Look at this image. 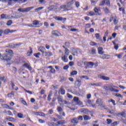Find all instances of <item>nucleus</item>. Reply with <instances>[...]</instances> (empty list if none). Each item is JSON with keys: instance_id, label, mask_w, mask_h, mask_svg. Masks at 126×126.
Segmentation results:
<instances>
[{"instance_id": "obj_38", "label": "nucleus", "mask_w": 126, "mask_h": 126, "mask_svg": "<svg viewBox=\"0 0 126 126\" xmlns=\"http://www.w3.org/2000/svg\"><path fill=\"white\" fill-rule=\"evenodd\" d=\"M75 5L77 8H78V7L80 6V3H79L78 1H76L75 2Z\"/></svg>"}, {"instance_id": "obj_62", "label": "nucleus", "mask_w": 126, "mask_h": 126, "mask_svg": "<svg viewBox=\"0 0 126 126\" xmlns=\"http://www.w3.org/2000/svg\"><path fill=\"white\" fill-rule=\"evenodd\" d=\"M50 71H51V72H52V73H55V72H56V70L55 69V68H52L51 69Z\"/></svg>"}, {"instance_id": "obj_7", "label": "nucleus", "mask_w": 126, "mask_h": 126, "mask_svg": "<svg viewBox=\"0 0 126 126\" xmlns=\"http://www.w3.org/2000/svg\"><path fill=\"white\" fill-rule=\"evenodd\" d=\"M42 25L43 24L40 23V21H34L33 22V25H34L35 27H36L37 28L42 26Z\"/></svg>"}, {"instance_id": "obj_41", "label": "nucleus", "mask_w": 126, "mask_h": 126, "mask_svg": "<svg viewBox=\"0 0 126 126\" xmlns=\"http://www.w3.org/2000/svg\"><path fill=\"white\" fill-rule=\"evenodd\" d=\"M34 57H35V58L39 59L40 56H41V53H35L34 54Z\"/></svg>"}, {"instance_id": "obj_21", "label": "nucleus", "mask_w": 126, "mask_h": 126, "mask_svg": "<svg viewBox=\"0 0 126 126\" xmlns=\"http://www.w3.org/2000/svg\"><path fill=\"white\" fill-rule=\"evenodd\" d=\"M101 79H103V80H109L110 78L109 77L105 76H100V77Z\"/></svg>"}, {"instance_id": "obj_14", "label": "nucleus", "mask_w": 126, "mask_h": 126, "mask_svg": "<svg viewBox=\"0 0 126 126\" xmlns=\"http://www.w3.org/2000/svg\"><path fill=\"white\" fill-rule=\"evenodd\" d=\"M109 57L110 55H106V54H102L100 56L101 59H105V60H109Z\"/></svg>"}, {"instance_id": "obj_27", "label": "nucleus", "mask_w": 126, "mask_h": 126, "mask_svg": "<svg viewBox=\"0 0 126 126\" xmlns=\"http://www.w3.org/2000/svg\"><path fill=\"white\" fill-rule=\"evenodd\" d=\"M87 15H88L89 16H94L96 15V14H95L94 12L91 11V12H89L87 13Z\"/></svg>"}, {"instance_id": "obj_24", "label": "nucleus", "mask_w": 126, "mask_h": 126, "mask_svg": "<svg viewBox=\"0 0 126 126\" xmlns=\"http://www.w3.org/2000/svg\"><path fill=\"white\" fill-rule=\"evenodd\" d=\"M98 107H99L101 110H106V105L104 103L100 104Z\"/></svg>"}, {"instance_id": "obj_39", "label": "nucleus", "mask_w": 126, "mask_h": 126, "mask_svg": "<svg viewBox=\"0 0 126 126\" xmlns=\"http://www.w3.org/2000/svg\"><path fill=\"white\" fill-rule=\"evenodd\" d=\"M14 96V93L13 92H12L10 94H8V96L10 98H12V97H13Z\"/></svg>"}, {"instance_id": "obj_59", "label": "nucleus", "mask_w": 126, "mask_h": 126, "mask_svg": "<svg viewBox=\"0 0 126 126\" xmlns=\"http://www.w3.org/2000/svg\"><path fill=\"white\" fill-rule=\"evenodd\" d=\"M51 97H52V94H50L48 96V100L51 101Z\"/></svg>"}, {"instance_id": "obj_8", "label": "nucleus", "mask_w": 126, "mask_h": 126, "mask_svg": "<svg viewBox=\"0 0 126 126\" xmlns=\"http://www.w3.org/2000/svg\"><path fill=\"white\" fill-rule=\"evenodd\" d=\"M58 102L60 105H63V104L67 105V104H68V102H67V101H63V98H62L61 97H58Z\"/></svg>"}, {"instance_id": "obj_55", "label": "nucleus", "mask_w": 126, "mask_h": 126, "mask_svg": "<svg viewBox=\"0 0 126 126\" xmlns=\"http://www.w3.org/2000/svg\"><path fill=\"white\" fill-rule=\"evenodd\" d=\"M42 113L41 112H35L34 113V114H35L36 116H42Z\"/></svg>"}, {"instance_id": "obj_11", "label": "nucleus", "mask_w": 126, "mask_h": 126, "mask_svg": "<svg viewBox=\"0 0 126 126\" xmlns=\"http://www.w3.org/2000/svg\"><path fill=\"white\" fill-rule=\"evenodd\" d=\"M52 34V35H54V36H57L58 37L61 36V32L58 31H53Z\"/></svg>"}, {"instance_id": "obj_45", "label": "nucleus", "mask_w": 126, "mask_h": 126, "mask_svg": "<svg viewBox=\"0 0 126 126\" xmlns=\"http://www.w3.org/2000/svg\"><path fill=\"white\" fill-rule=\"evenodd\" d=\"M54 18L56 19V20H63V18L61 17L56 16L54 17Z\"/></svg>"}, {"instance_id": "obj_43", "label": "nucleus", "mask_w": 126, "mask_h": 126, "mask_svg": "<svg viewBox=\"0 0 126 126\" xmlns=\"http://www.w3.org/2000/svg\"><path fill=\"white\" fill-rule=\"evenodd\" d=\"M0 80H1L2 81H3L4 82H6L7 80H6V78L4 77H2L0 78Z\"/></svg>"}, {"instance_id": "obj_4", "label": "nucleus", "mask_w": 126, "mask_h": 126, "mask_svg": "<svg viewBox=\"0 0 126 126\" xmlns=\"http://www.w3.org/2000/svg\"><path fill=\"white\" fill-rule=\"evenodd\" d=\"M110 91H112L113 92H119V90H117L115 88H118V87H116L114 85H110L107 87Z\"/></svg>"}, {"instance_id": "obj_53", "label": "nucleus", "mask_w": 126, "mask_h": 126, "mask_svg": "<svg viewBox=\"0 0 126 126\" xmlns=\"http://www.w3.org/2000/svg\"><path fill=\"white\" fill-rule=\"evenodd\" d=\"M48 125L49 126H56V125L54 124V123H50V122H48Z\"/></svg>"}, {"instance_id": "obj_34", "label": "nucleus", "mask_w": 126, "mask_h": 126, "mask_svg": "<svg viewBox=\"0 0 126 126\" xmlns=\"http://www.w3.org/2000/svg\"><path fill=\"white\" fill-rule=\"evenodd\" d=\"M77 74V71H73L70 72V76H73V75H76Z\"/></svg>"}, {"instance_id": "obj_57", "label": "nucleus", "mask_w": 126, "mask_h": 126, "mask_svg": "<svg viewBox=\"0 0 126 126\" xmlns=\"http://www.w3.org/2000/svg\"><path fill=\"white\" fill-rule=\"evenodd\" d=\"M106 3L107 5H108V6H110V0H106Z\"/></svg>"}, {"instance_id": "obj_23", "label": "nucleus", "mask_w": 126, "mask_h": 126, "mask_svg": "<svg viewBox=\"0 0 126 126\" xmlns=\"http://www.w3.org/2000/svg\"><path fill=\"white\" fill-rule=\"evenodd\" d=\"M30 51H29L27 53L28 57H31V56H32V54H33V51L32 50V48L30 47Z\"/></svg>"}, {"instance_id": "obj_35", "label": "nucleus", "mask_w": 126, "mask_h": 126, "mask_svg": "<svg viewBox=\"0 0 126 126\" xmlns=\"http://www.w3.org/2000/svg\"><path fill=\"white\" fill-rule=\"evenodd\" d=\"M63 124H65V121L64 120H61L58 122L57 126H59V125H63Z\"/></svg>"}, {"instance_id": "obj_56", "label": "nucleus", "mask_w": 126, "mask_h": 126, "mask_svg": "<svg viewBox=\"0 0 126 126\" xmlns=\"http://www.w3.org/2000/svg\"><path fill=\"white\" fill-rule=\"evenodd\" d=\"M38 122L39 123H40V124H44L45 123V121L42 119H39L38 120Z\"/></svg>"}, {"instance_id": "obj_64", "label": "nucleus", "mask_w": 126, "mask_h": 126, "mask_svg": "<svg viewBox=\"0 0 126 126\" xmlns=\"http://www.w3.org/2000/svg\"><path fill=\"white\" fill-rule=\"evenodd\" d=\"M87 99H90L91 98V94H88L87 95Z\"/></svg>"}, {"instance_id": "obj_25", "label": "nucleus", "mask_w": 126, "mask_h": 126, "mask_svg": "<svg viewBox=\"0 0 126 126\" xmlns=\"http://www.w3.org/2000/svg\"><path fill=\"white\" fill-rule=\"evenodd\" d=\"M123 56H124V53H121L119 54H116L115 57H117L118 59H122L123 58Z\"/></svg>"}, {"instance_id": "obj_54", "label": "nucleus", "mask_w": 126, "mask_h": 126, "mask_svg": "<svg viewBox=\"0 0 126 126\" xmlns=\"http://www.w3.org/2000/svg\"><path fill=\"white\" fill-rule=\"evenodd\" d=\"M90 44L91 45V46H96V45H97V43L94 42H91Z\"/></svg>"}, {"instance_id": "obj_26", "label": "nucleus", "mask_w": 126, "mask_h": 126, "mask_svg": "<svg viewBox=\"0 0 126 126\" xmlns=\"http://www.w3.org/2000/svg\"><path fill=\"white\" fill-rule=\"evenodd\" d=\"M17 117L19 119H24V117L23 116V114L21 113H17Z\"/></svg>"}, {"instance_id": "obj_3", "label": "nucleus", "mask_w": 126, "mask_h": 126, "mask_svg": "<svg viewBox=\"0 0 126 126\" xmlns=\"http://www.w3.org/2000/svg\"><path fill=\"white\" fill-rule=\"evenodd\" d=\"M33 7H30L26 8H19L18 9V11H20V12H28V11H30V10H31L32 9H33Z\"/></svg>"}, {"instance_id": "obj_19", "label": "nucleus", "mask_w": 126, "mask_h": 126, "mask_svg": "<svg viewBox=\"0 0 126 126\" xmlns=\"http://www.w3.org/2000/svg\"><path fill=\"white\" fill-rule=\"evenodd\" d=\"M94 12H95V13H97L98 15H102V13H99V12H100V11H101L100 9H98L97 8H94Z\"/></svg>"}, {"instance_id": "obj_50", "label": "nucleus", "mask_w": 126, "mask_h": 126, "mask_svg": "<svg viewBox=\"0 0 126 126\" xmlns=\"http://www.w3.org/2000/svg\"><path fill=\"white\" fill-rule=\"evenodd\" d=\"M70 31H71V32H78V30L76 29H71L70 30Z\"/></svg>"}, {"instance_id": "obj_13", "label": "nucleus", "mask_w": 126, "mask_h": 126, "mask_svg": "<svg viewBox=\"0 0 126 126\" xmlns=\"http://www.w3.org/2000/svg\"><path fill=\"white\" fill-rule=\"evenodd\" d=\"M113 20L114 24H117V23L119 22V21L116 19L115 17H111V18L110 19L109 21L110 22H112Z\"/></svg>"}, {"instance_id": "obj_20", "label": "nucleus", "mask_w": 126, "mask_h": 126, "mask_svg": "<svg viewBox=\"0 0 126 126\" xmlns=\"http://www.w3.org/2000/svg\"><path fill=\"white\" fill-rule=\"evenodd\" d=\"M97 50H98V54L100 55H103V54H104V51H103V48L98 47Z\"/></svg>"}, {"instance_id": "obj_9", "label": "nucleus", "mask_w": 126, "mask_h": 126, "mask_svg": "<svg viewBox=\"0 0 126 126\" xmlns=\"http://www.w3.org/2000/svg\"><path fill=\"white\" fill-rule=\"evenodd\" d=\"M16 30H10L9 29H6L3 32V33L5 35H7V34H9V33H13L14 32H16Z\"/></svg>"}, {"instance_id": "obj_6", "label": "nucleus", "mask_w": 126, "mask_h": 126, "mask_svg": "<svg viewBox=\"0 0 126 126\" xmlns=\"http://www.w3.org/2000/svg\"><path fill=\"white\" fill-rule=\"evenodd\" d=\"M74 101L75 102H76V103H77V104L79 106H81V107H83V105H82V104H83V103H82V102H81V101H80L79 98L76 96L74 97Z\"/></svg>"}, {"instance_id": "obj_37", "label": "nucleus", "mask_w": 126, "mask_h": 126, "mask_svg": "<svg viewBox=\"0 0 126 126\" xmlns=\"http://www.w3.org/2000/svg\"><path fill=\"white\" fill-rule=\"evenodd\" d=\"M22 88H23V89H24V90L27 92V93H28L29 94H30L31 95H32V94H33V93H32V92L30 91H27L26 89H24V88L22 87Z\"/></svg>"}, {"instance_id": "obj_47", "label": "nucleus", "mask_w": 126, "mask_h": 126, "mask_svg": "<svg viewBox=\"0 0 126 126\" xmlns=\"http://www.w3.org/2000/svg\"><path fill=\"white\" fill-rule=\"evenodd\" d=\"M49 115H52L54 113V110L50 109L48 112Z\"/></svg>"}, {"instance_id": "obj_15", "label": "nucleus", "mask_w": 126, "mask_h": 126, "mask_svg": "<svg viewBox=\"0 0 126 126\" xmlns=\"http://www.w3.org/2000/svg\"><path fill=\"white\" fill-rule=\"evenodd\" d=\"M46 50V48H45L43 46H40L38 48V51L39 52H41V53H42V55L44 54V53L45 52V51Z\"/></svg>"}, {"instance_id": "obj_51", "label": "nucleus", "mask_w": 126, "mask_h": 126, "mask_svg": "<svg viewBox=\"0 0 126 126\" xmlns=\"http://www.w3.org/2000/svg\"><path fill=\"white\" fill-rule=\"evenodd\" d=\"M115 96H116V97H119L120 98H123V95L120 94H116Z\"/></svg>"}, {"instance_id": "obj_40", "label": "nucleus", "mask_w": 126, "mask_h": 126, "mask_svg": "<svg viewBox=\"0 0 126 126\" xmlns=\"http://www.w3.org/2000/svg\"><path fill=\"white\" fill-rule=\"evenodd\" d=\"M84 63V62H83V61H81L78 63V65H79V66H82Z\"/></svg>"}, {"instance_id": "obj_48", "label": "nucleus", "mask_w": 126, "mask_h": 126, "mask_svg": "<svg viewBox=\"0 0 126 126\" xmlns=\"http://www.w3.org/2000/svg\"><path fill=\"white\" fill-rule=\"evenodd\" d=\"M11 24H12V21H11V20H9L7 23V26H10V25H11Z\"/></svg>"}, {"instance_id": "obj_22", "label": "nucleus", "mask_w": 126, "mask_h": 126, "mask_svg": "<svg viewBox=\"0 0 126 126\" xmlns=\"http://www.w3.org/2000/svg\"><path fill=\"white\" fill-rule=\"evenodd\" d=\"M70 53V52L69 51V50L68 49H65L64 55L66 56V57H68V56H69Z\"/></svg>"}, {"instance_id": "obj_1", "label": "nucleus", "mask_w": 126, "mask_h": 126, "mask_svg": "<svg viewBox=\"0 0 126 126\" xmlns=\"http://www.w3.org/2000/svg\"><path fill=\"white\" fill-rule=\"evenodd\" d=\"M6 53H8V54H4L2 56L0 57V58L1 60H4V61H6V62L8 63V64H11V63H12V61H11V57H9V56L11 55H12L13 54V52L12 50L10 49H6L5 50Z\"/></svg>"}, {"instance_id": "obj_10", "label": "nucleus", "mask_w": 126, "mask_h": 126, "mask_svg": "<svg viewBox=\"0 0 126 126\" xmlns=\"http://www.w3.org/2000/svg\"><path fill=\"white\" fill-rule=\"evenodd\" d=\"M42 56H43V57H52V56H53V53L50 52H44L42 54Z\"/></svg>"}, {"instance_id": "obj_32", "label": "nucleus", "mask_w": 126, "mask_h": 126, "mask_svg": "<svg viewBox=\"0 0 126 126\" xmlns=\"http://www.w3.org/2000/svg\"><path fill=\"white\" fill-rule=\"evenodd\" d=\"M12 88L14 90H15L16 91H18V87H15V85L13 83L12 84Z\"/></svg>"}, {"instance_id": "obj_5", "label": "nucleus", "mask_w": 126, "mask_h": 126, "mask_svg": "<svg viewBox=\"0 0 126 126\" xmlns=\"http://www.w3.org/2000/svg\"><path fill=\"white\" fill-rule=\"evenodd\" d=\"M118 116H122L124 118L122 119V121L124 124H126V112L123 111L121 113H119Z\"/></svg>"}, {"instance_id": "obj_30", "label": "nucleus", "mask_w": 126, "mask_h": 126, "mask_svg": "<svg viewBox=\"0 0 126 126\" xmlns=\"http://www.w3.org/2000/svg\"><path fill=\"white\" fill-rule=\"evenodd\" d=\"M7 120H8V121H9V122H12V123H15V119L12 118V117H9L8 118H7Z\"/></svg>"}, {"instance_id": "obj_18", "label": "nucleus", "mask_w": 126, "mask_h": 126, "mask_svg": "<svg viewBox=\"0 0 126 126\" xmlns=\"http://www.w3.org/2000/svg\"><path fill=\"white\" fill-rule=\"evenodd\" d=\"M3 108H5L6 109H8V110H12V108L10 106L6 104H2Z\"/></svg>"}, {"instance_id": "obj_16", "label": "nucleus", "mask_w": 126, "mask_h": 126, "mask_svg": "<svg viewBox=\"0 0 126 126\" xmlns=\"http://www.w3.org/2000/svg\"><path fill=\"white\" fill-rule=\"evenodd\" d=\"M96 103L99 107L100 106V105H101V104H103V101H102V99L98 98L96 100Z\"/></svg>"}, {"instance_id": "obj_63", "label": "nucleus", "mask_w": 126, "mask_h": 126, "mask_svg": "<svg viewBox=\"0 0 126 126\" xmlns=\"http://www.w3.org/2000/svg\"><path fill=\"white\" fill-rule=\"evenodd\" d=\"M87 104L90 105V106H91L92 105V101H91L90 100H88L87 101Z\"/></svg>"}, {"instance_id": "obj_58", "label": "nucleus", "mask_w": 126, "mask_h": 126, "mask_svg": "<svg viewBox=\"0 0 126 126\" xmlns=\"http://www.w3.org/2000/svg\"><path fill=\"white\" fill-rule=\"evenodd\" d=\"M117 125H118V122H115L111 124V126H117Z\"/></svg>"}, {"instance_id": "obj_31", "label": "nucleus", "mask_w": 126, "mask_h": 126, "mask_svg": "<svg viewBox=\"0 0 126 126\" xmlns=\"http://www.w3.org/2000/svg\"><path fill=\"white\" fill-rule=\"evenodd\" d=\"M78 120L77 118H74L71 120V123L73 124H77L78 123Z\"/></svg>"}, {"instance_id": "obj_42", "label": "nucleus", "mask_w": 126, "mask_h": 126, "mask_svg": "<svg viewBox=\"0 0 126 126\" xmlns=\"http://www.w3.org/2000/svg\"><path fill=\"white\" fill-rule=\"evenodd\" d=\"M106 122H107V125H110V124H112V120L110 119H106Z\"/></svg>"}, {"instance_id": "obj_36", "label": "nucleus", "mask_w": 126, "mask_h": 126, "mask_svg": "<svg viewBox=\"0 0 126 126\" xmlns=\"http://www.w3.org/2000/svg\"><path fill=\"white\" fill-rule=\"evenodd\" d=\"M4 113L5 114H7V115H8V116H12V113L10 111H4Z\"/></svg>"}, {"instance_id": "obj_46", "label": "nucleus", "mask_w": 126, "mask_h": 126, "mask_svg": "<svg viewBox=\"0 0 126 126\" xmlns=\"http://www.w3.org/2000/svg\"><path fill=\"white\" fill-rule=\"evenodd\" d=\"M61 94L62 95H64V94H65V91L63 89L61 88Z\"/></svg>"}, {"instance_id": "obj_29", "label": "nucleus", "mask_w": 126, "mask_h": 126, "mask_svg": "<svg viewBox=\"0 0 126 126\" xmlns=\"http://www.w3.org/2000/svg\"><path fill=\"white\" fill-rule=\"evenodd\" d=\"M83 117L84 121H89V120H91V117L89 116L84 115Z\"/></svg>"}, {"instance_id": "obj_33", "label": "nucleus", "mask_w": 126, "mask_h": 126, "mask_svg": "<svg viewBox=\"0 0 126 126\" xmlns=\"http://www.w3.org/2000/svg\"><path fill=\"white\" fill-rule=\"evenodd\" d=\"M80 78L81 79H85L86 80H88V79H89V78H88V76H81Z\"/></svg>"}, {"instance_id": "obj_49", "label": "nucleus", "mask_w": 126, "mask_h": 126, "mask_svg": "<svg viewBox=\"0 0 126 126\" xmlns=\"http://www.w3.org/2000/svg\"><path fill=\"white\" fill-rule=\"evenodd\" d=\"M43 8H44L43 7H38V8L35 9V11H39V10H42V9H43Z\"/></svg>"}, {"instance_id": "obj_61", "label": "nucleus", "mask_w": 126, "mask_h": 126, "mask_svg": "<svg viewBox=\"0 0 126 126\" xmlns=\"http://www.w3.org/2000/svg\"><path fill=\"white\" fill-rule=\"evenodd\" d=\"M91 27V25L90 24H87L86 25V28L88 29Z\"/></svg>"}, {"instance_id": "obj_44", "label": "nucleus", "mask_w": 126, "mask_h": 126, "mask_svg": "<svg viewBox=\"0 0 126 126\" xmlns=\"http://www.w3.org/2000/svg\"><path fill=\"white\" fill-rule=\"evenodd\" d=\"M86 64H88V65H91V66H93L94 65L93 63L91 62H86Z\"/></svg>"}, {"instance_id": "obj_28", "label": "nucleus", "mask_w": 126, "mask_h": 126, "mask_svg": "<svg viewBox=\"0 0 126 126\" xmlns=\"http://www.w3.org/2000/svg\"><path fill=\"white\" fill-rule=\"evenodd\" d=\"M108 103H112L113 106H116V101L114 99H110L108 100Z\"/></svg>"}, {"instance_id": "obj_17", "label": "nucleus", "mask_w": 126, "mask_h": 126, "mask_svg": "<svg viewBox=\"0 0 126 126\" xmlns=\"http://www.w3.org/2000/svg\"><path fill=\"white\" fill-rule=\"evenodd\" d=\"M23 66L27 67V68H28V69H29V70H32V67L30 66V64L29 63H25V64L23 65Z\"/></svg>"}, {"instance_id": "obj_52", "label": "nucleus", "mask_w": 126, "mask_h": 126, "mask_svg": "<svg viewBox=\"0 0 126 126\" xmlns=\"http://www.w3.org/2000/svg\"><path fill=\"white\" fill-rule=\"evenodd\" d=\"M1 18H9L7 16L5 15V14H2L1 15Z\"/></svg>"}, {"instance_id": "obj_2", "label": "nucleus", "mask_w": 126, "mask_h": 126, "mask_svg": "<svg viewBox=\"0 0 126 126\" xmlns=\"http://www.w3.org/2000/svg\"><path fill=\"white\" fill-rule=\"evenodd\" d=\"M74 3V0H72L71 1L67 2L66 5H63L61 6V8L65 9V10H71L73 9L72 7V4Z\"/></svg>"}, {"instance_id": "obj_12", "label": "nucleus", "mask_w": 126, "mask_h": 126, "mask_svg": "<svg viewBox=\"0 0 126 126\" xmlns=\"http://www.w3.org/2000/svg\"><path fill=\"white\" fill-rule=\"evenodd\" d=\"M62 60L64 63H67V62L68 61V60L67 59V56L64 55H63L62 56Z\"/></svg>"}, {"instance_id": "obj_60", "label": "nucleus", "mask_w": 126, "mask_h": 126, "mask_svg": "<svg viewBox=\"0 0 126 126\" xmlns=\"http://www.w3.org/2000/svg\"><path fill=\"white\" fill-rule=\"evenodd\" d=\"M57 111L58 112H62V111H63V108H62V107H58L57 108Z\"/></svg>"}]
</instances>
